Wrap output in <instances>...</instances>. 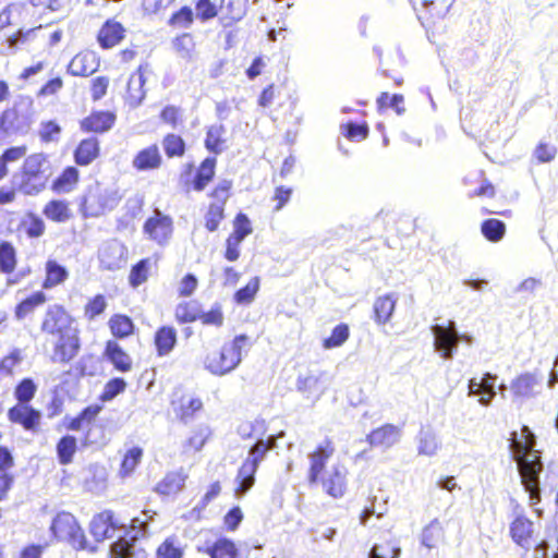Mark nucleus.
I'll return each mask as SVG.
<instances>
[{"mask_svg":"<svg viewBox=\"0 0 558 558\" xmlns=\"http://www.w3.org/2000/svg\"><path fill=\"white\" fill-rule=\"evenodd\" d=\"M534 445V435L527 426L521 427L520 436L514 432L511 434L510 448L518 462L521 482L529 493L531 507H535L541 501L538 476L542 471V462L538 452L533 450Z\"/></svg>","mask_w":558,"mask_h":558,"instance_id":"obj_1","label":"nucleus"},{"mask_svg":"<svg viewBox=\"0 0 558 558\" xmlns=\"http://www.w3.org/2000/svg\"><path fill=\"white\" fill-rule=\"evenodd\" d=\"M35 122L33 100L21 98L0 114V140L12 141L29 134Z\"/></svg>","mask_w":558,"mask_h":558,"instance_id":"obj_2","label":"nucleus"},{"mask_svg":"<svg viewBox=\"0 0 558 558\" xmlns=\"http://www.w3.org/2000/svg\"><path fill=\"white\" fill-rule=\"evenodd\" d=\"M50 175L51 167L47 156L38 153L24 159L21 171L13 175V180L23 194L37 195L46 189Z\"/></svg>","mask_w":558,"mask_h":558,"instance_id":"obj_3","label":"nucleus"},{"mask_svg":"<svg viewBox=\"0 0 558 558\" xmlns=\"http://www.w3.org/2000/svg\"><path fill=\"white\" fill-rule=\"evenodd\" d=\"M248 341L245 335H239L219 349L207 352L204 364L211 374L222 376L233 371L241 362V351Z\"/></svg>","mask_w":558,"mask_h":558,"instance_id":"obj_4","label":"nucleus"},{"mask_svg":"<svg viewBox=\"0 0 558 558\" xmlns=\"http://www.w3.org/2000/svg\"><path fill=\"white\" fill-rule=\"evenodd\" d=\"M122 195L117 189L106 187L96 182L89 185L81 198V211L85 217H99L113 210Z\"/></svg>","mask_w":558,"mask_h":558,"instance_id":"obj_5","label":"nucleus"},{"mask_svg":"<svg viewBox=\"0 0 558 558\" xmlns=\"http://www.w3.org/2000/svg\"><path fill=\"white\" fill-rule=\"evenodd\" d=\"M49 530L56 541L64 542L77 551L84 550L88 546L84 529L75 515L69 511L57 512Z\"/></svg>","mask_w":558,"mask_h":558,"instance_id":"obj_6","label":"nucleus"},{"mask_svg":"<svg viewBox=\"0 0 558 558\" xmlns=\"http://www.w3.org/2000/svg\"><path fill=\"white\" fill-rule=\"evenodd\" d=\"M536 534V523L527 517L520 504L513 502L509 523V536L512 542L520 547L529 548L535 542Z\"/></svg>","mask_w":558,"mask_h":558,"instance_id":"obj_7","label":"nucleus"},{"mask_svg":"<svg viewBox=\"0 0 558 558\" xmlns=\"http://www.w3.org/2000/svg\"><path fill=\"white\" fill-rule=\"evenodd\" d=\"M75 318L62 304H53L47 307L41 323L40 330L47 336H59L73 330Z\"/></svg>","mask_w":558,"mask_h":558,"instance_id":"obj_8","label":"nucleus"},{"mask_svg":"<svg viewBox=\"0 0 558 558\" xmlns=\"http://www.w3.org/2000/svg\"><path fill=\"white\" fill-rule=\"evenodd\" d=\"M124 527V524L110 509H105L94 514L88 525L89 533L97 543L111 538Z\"/></svg>","mask_w":558,"mask_h":558,"instance_id":"obj_9","label":"nucleus"},{"mask_svg":"<svg viewBox=\"0 0 558 558\" xmlns=\"http://www.w3.org/2000/svg\"><path fill=\"white\" fill-rule=\"evenodd\" d=\"M57 340L52 345L51 361L58 364H69L81 351L80 330L74 328L71 331L56 336Z\"/></svg>","mask_w":558,"mask_h":558,"instance_id":"obj_10","label":"nucleus"},{"mask_svg":"<svg viewBox=\"0 0 558 558\" xmlns=\"http://www.w3.org/2000/svg\"><path fill=\"white\" fill-rule=\"evenodd\" d=\"M336 452V446L331 438H325L317 444L308 453L310 465L307 470V480L310 484H317L320 476L326 472V465Z\"/></svg>","mask_w":558,"mask_h":558,"instance_id":"obj_11","label":"nucleus"},{"mask_svg":"<svg viewBox=\"0 0 558 558\" xmlns=\"http://www.w3.org/2000/svg\"><path fill=\"white\" fill-rule=\"evenodd\" d=\"M7 415L10 423L21 426L26 432L38 434L41 430V412L31 404L15 403L9 408Z\"/></svg>","mask_w":558,"mask_h":558,"instance_id":"obj_12","label":"nucleus"},{"mask_svg":"<svg viewBox=\"0 0 558 558\" xmlns=\"http://www.w3.org/2000/svg\"><path fill=\"white\" fill-rule=\"evenodd\" d=\"M318 483L326 495L333 499H340L348 492V470L341 464H335L330 471L320 476Z\"/></svg>","mask_w":558,"mask_h":558,"instance_id":"obj_13","label":"nucleus"},{"mask_svg":"<svg viewBox=\"0 0 558 558\" xmlns=\"http://www.w3.org/2000/svg\"><path fill=\"white\" fill-rule=\"evenodd\" d=\"M175 417L183 423H187L204 409V402L201 397L190 393H181L171 401Z\"/></svg>","mask_w":558,"mask_h":558,"instance_id":"obj_14","label":"nucleus"},{"mask_svg":"<svg viewBox=\"0 0 558 558\" xmlns=\"http://www.w3.org/2000/svg\"><path fill=\"white\" fill-rule=\"evenodd\" d=\"M144 231L158 244H162L169 240L173 231V222L171 217L161 213L148 218L144 223Z\"/></svg>","mask_w":558,"mask_h":558,"instance_id":"obj_15","label":"nucleus"},{"mask_svg":"<svg viewBox=\"0 0 558 558\" xmlns=\"http://www.w3.org/2000/svg\"><path fill=\"white\" fill-rule=\"evenodd\" d=\"M435 336V347L441 352L444 359L452 356L453 348L458 344L459 337L454 329L453 322H449L447 327L435 325L433 327Z\"/></svg>","mask_w":558,"mask_h":558,"instance_id":"obj_16","label":"nucleus"},{"mask_svg":"<svg viewBox=\"0 0 558 558\" xmlns=\"http://www.w3.org/2000/svg\"><path fill=\"white\" fill-rule=\"evenodd\" d=\"M496 376L486 373L481 378H471L469 380V396L478 397V402L488 405L496 396L495 390Z\"/></svg>","mask_w":558,"mask_h":558,"instance_id":"obj_17","label":"nucleus"},{"mask_svg":"<svg viewBox=\"0 0 558 558\" xmlns=\"http://www.w3.org/2000/svg\"><path fill=\"white\" fill-rule=\"evenodd\" d=\"M104 357L110 362L113 368L120 373H129L133 368L131 355L116 341L108 340L105 343Z\"/></svg>","mask_w":558,"mask_h":558,"instance_id":"obj_18","label":"nucleus"},{"mask_svg":"<svg viewBox=\"0 0 558 558\" xmlns=\"http://www.w3.org/2000/svg\"><path fill=\"white\" fill-rule=\"evenodd\" d=\"M153 343L157 356L169 355L178 344L177 329L171 325L159 326L154 333Z\"/></svg>","mask_w":558,"mask_h":558,"instance_id":"obj_19","label":"nucleus"},{"mask_svg":"<svg viewBox=\"0 0 558 558\" xmlns=\"http://www.w3.org/2000/svg\"><path fill=\"white\" fill-rule=\"evenodd\" d=\"M401 429L393 424H384L374 428L367 436L366 441L371 447L389 448L400 438Z\"/></svg>","mask_w":558,"mask_h":558,"instance_id":"obj_20","label":"nucleus"},{"mask_svg":"<svg viewBox=\"0 0 558 558\" xmlns=\"http://www.w3.org/2000/svg\"><path fill=\"white\" fill-rule=\"evenodd\" d=\"M116 122V114L111 111H94L81 121V130L89 133L108 132Z\"/></svg>","mask_w":558,"mask_h":558,"instance_id":"obj_21","label":"nucleus"},{"mask_svg":"<svg viewBox=\"0 0 558 558\" xmlns=\"http://www.w3.org/2000/svg\"><path fill=\"white\" fill-rule=\"evenodd\" d=\"M248 0H221L220 22L223 27H230L246 15Z\"/></svg>","mask_w":558,"mask_h":558,"instance_id":"obj_22","label":"nucleus"},{"mask_svg":"<svg viewBox=\"0 0 558 558\" xmlns=\"http://www.w3.org/2000/svg\"><path fill=\"white\" fill-rule=\"evenodd\" d=\"M125 37L124 26L114 20H107L99 29L97 40L101 48L110 49Z\"/></svg>","mask_w":558,"mask_h":558,"instance_id":"obj_23","label":"nucleus"},{"mask_svg":"<svg viewBox=\"0 0 558 558\" xmlns=\"http://www.w3.org/2000/svg\"><path fill=\"white\" fill-rule=\"evenodd\" d=\"M187 474L182 470L170 471L155 485V493L160 496L175 495L183 489Z\"/></svg>","mask_w":558,"mask_h":558,"instance_id":"obj_24","label":"nucleus"},{"mask_svg":"<svg viewBox=\"0 0 558 558\" xmlns=\"http://www.w3.org/2000/svg\"><path fill=\"white\" fill-rule=\"evenodd\" d=\"M162 157L156 144L141 149L134 157L132 165L138 171L158 169L161 166Z\"/></svg>","mask_w":558,"mask_h":558,"instance_id":"obj_25","label":"nucleus"},{"mask_svg":"<svg viewBox=\"0 0 558 558\" xmlns=\"http://www.w3.org/2000/svg\"><path fill=\"white\" fill-rule=\"evenodd\" d=\"M213 437V429L208 425H198L193 428L190 435L183 441L185 453H195L203 450L209 439Z\"/></svg>","mask_w":558,"mask_h":558,"instance_id":"obj_26","label":"nucleus"},{"mask_svg":"<svg viewBox=\"0 0 558 558\" xmlns=\"http://www.w3.org/2000/svg\"><path fill=\"white\" fill-rule=\"evenodd\" d=\"M147 64H141L136 72H134L129 78L128 93L132 106H140L146 96L144 85L146 83L145 72L147 71Z\"/></svg>","mask_w":558,"mask_h":558,"instance_id":"obj_27","label":"nucleus"},{"mask_svg":"<svg viewBox=\"0 0 558 558\" xmlns=\"http://www.w3.org/2000/svg\"><path fill=\"white\" fill-rule=\"evenodd\" d=\"M98 63L93 52L77 53L69 63L68 72L73 76H88L97 71Z\"/></svg>","mask_w":558,"mask_h":558,"instance_id":"obj_28","label":"nucleus"},{"mask_svg":"<svg viewBox=\"0 0 558 558\" xmlns=\"http://www.w3.org/2000/svg\"><path fill=\"white\" fill-rule=\"evenodd\" d=\"M99 141L96 137L84 138L74 150V161L84 167L90 165L99 155Z\"/></svg>","mask_w":558,"mask_h":558,"instance_id":"obj_29","label":"nucleus"},{"mask_svg":"<svg viewBox=\"0 0 558 558\" xmlns=\"http://www.w3.org/2000/svg\"><path fill=\"white\" fill-rule=\"evenodd\" d=\"M217 158L208 156L206 157L198 168L192 181L193 190L202 192L213 181L216 173Z\"/></svg>","mask_w":558,"mask_h":558,"instance_id":"obj_30","label":"nucleus"},{"mask_svg":"<svg viewBox=\"0 0 558 558\" xmlns=\"http://www.w3.org/2000/svg\"><path fill=\"white\" fill-rule=\"evenodd\" d=\"M47 302V296L43 291H35L21 300L14 306V317L17 320H23L32 315L38 307Z\"/></svg>","mask_w":558,"mask_h":558,"instance_id":"obj_31","label":"nucleus"},{"mask_svg":"<svg viewBox=\"0 0 558 558\" xmlns=\"http://www.w3.org/2000/svg\"><path fill=\"white\" fill-rule=\"evenodd\" d=\"M199 551L208 555L210 558H238L239 550L235 543L227 537H219L213 544L206 546Z\"/></svg>","mask_w":558,"mask_h":558,"instance_id":"obj_32","label":"nucleus"},{"mask_svg":"<svg viewBox=\"0 0 558 558\" xmlns=\"http://www.w3.org/2000/svg\"><path fill=\"white\" fill-rule=\"evenodd\" d=\"M397 300L391 294L378 296L374 301L373 317L378 325L388 323L395 312Z\"/></svg>","mask_w":558,"mask_h":558,"instance_id":"obj_33","label":"nucleus"},{"mask_svg":"<svg viewBox=\"0 0 558 558\" xmlns=\"http://www.w3.org/2000/svg\"><path fill=\"white\" fill-rule=\"evenodd\" d=\"M108 327L116 339H125L135 331V325L125 314H113L108 320Z\"/></svg>","mask_w":558,"mask_h":558,"instance_id":"obj_34","label":"nucleus"},{"mask_svg":"<svg viewBox=\"0 0 558 558\" xmlns=\"http://www.w3.org/2000/svg\"><path fill=\"white\" fill-rule=\"evenodd\" d=\"M153 267H156V259L153 257L143 258L134 264L129 274L130 286L132 288H137L145 283L149 278Z\"/></svg>","mask_w":558,"mask_h":558,"instance_id":"obj_35","label":"nucleus"},{"mask_svg":"<svg viewBox=\"0 0 558 558\" xmlns=\"http://www.w3.org/2000/svg\"><path fill=\"white\" fill-rule=\"evenodd\" d=\"M258 466L248 462L247 460H243L240 468L238 469L235 482L236 487L235 492L239 494H244L248 492L255 484V474L257 472Z\"/></svg>","mask_w":558,"mask_h":558,"instance_id":"obj_36","label":"nucleus"},{"mask_svg":"<svg viewBox=\"0 0 558 558\" xmlns=\"http://www.w3.org/2000/svg\"><path fill=\"white\" fill-rule=\"evenodd\" d=\"M77 451V439L72 435H64L56 444L58 461L61 465H69L73 462Z\"/></svg>","mask_w":558,"mask_h":558,"instance_id":"obj_37","label":"nucleus"},{"mask_svg":"<svg viewBox=\"0 0 558 558\" xmlns=\"http://www.w3.org/2000/svg\"><path fill=\"white\" fill-rule=\"evenodd\" d=\"M46 276L41 283L43 289H52L63 283L68 277V270L54 259H48L45 265Z\"/></svg>","mask_w":558,"mask_h":558,"instance_id":"obj_38","label":"nucleus"},{"mask_svg":"<svg viewBox=\"0 0 558 558\" xmlns=\"http://www.w3.org/2000/svg\"><path fill=\"white\" fill-rule=\"evenodd\" d=\"M43 214L47 219L58 223L66 222L72 216L69 203L63 199L48 202L43 209Z\"/></svg>","mask_w":558,"mask_h":558,"instance_id":"obj_39","label":"nucleus"},{"mask_svg":"<svg viewBox=\"0 0 558 558\" xmlns=\"http://www.w3.org/2000/svg\"><path fill=\"white\" fill-rule=\"evenodd\" d=\"M23 360L20 349L11 350L7 355L0 359V384L12 379L15 371Z\"/></svg>","mask_w":558,"mask_h":558,"instance_id":"obj_40","label":"nucleus"},{"mask_svg":"<svg viewBox=\"0 0 558 558\" xmlns=\"http://www.w3.org/2000/svg\"><path fill=\"white\" fill-rule=\"evenodd\" d=\"M225 133L226 128L223 124H215L207 129L204 145L210 154L220 155L223 151V144L226 143L223 138Z\"/></svg>","mask_w":558,"mask_h":558,"instance_id":"obj_41","label":"nucleus"},{"mask_svg":"<svg viewBox=\"0 0 558 558\" xmlns=\"http://www.w3.org/2000/svg\"><path fill=\"white\" fill-rule=\"evenodd\" d=\"M445 539V526L438 520H433L422 533V544L427 548H434Z\"/></svg>","mask_w":558,"mask_h":558,"instance_id":"obj_42","label":"nucleus"},{"mask_svg":"<svg viewBox=\"0 0 558 558\" xmlns=\"http://www.w3.org/2000/svg\"><path fill=\"white\" fill-rule=\"evenodd\" d=\"M537 380L532 374H522L511 384V390L515 397L526 398L535 393Z\"/></svg>","mask_w":558,"mask_h":558,"instance_id":"obj_43","label":"nucleus"},{"mask_svg":"<svg viewBox=\"0 0 558 558\" xmlns=\"http://www.w3.org/2000/svg\"><path fill=\"white\" fill-rule=\"evenodd\" d=\"M199 305L196 301H184L175 306L174 318L179 324L194 323L199 318Z\"/></svg>","mask_w":558,"mask_h":558,"instance_id":"obj_44","label":"nucleus"},{"mask_svg":"<svg viewBox=\"0 0 558 558\" xmlns=\"http://www.w3.org/2000/svg\"><path fill=\"white\" fill-rule=\"evenodd\" d=\"M156 558H183L184 548L175 536L166 537L156 549Z\"/></svg>","mask_w":558,"mask_h":558,"instance_id":"obj_45","label":"nucleus"},{"mask_svg":"<svg viewBox=\"0 0 558 558\" xmlns=\"http://www.w3.org/2000/svg\"><path fill=\"white\" fill-rule=\"evenodd\" d=\"M276 447L275 437L270 436L266 440H257L248 450V457L245 459L256 466L264 460L267 452Z\"/></svg>","mask_w":558,"mask_h":558,"instance_id":"obj_46","label":"nucleus"},{"mask_svg":"<svg viewBox=\"0 0 558 558\" xmlns=\"http://www.w3.org/2000/svg\"><path fill=\"white\" fill-rule=\"evenodd\" d=\"M252 232L251 221L248 217L243 214L239 213L233 221V232L232 234L227 239L226 244H232L231 241H234V244L241 243L245 236H247Z\"/></svg>","mask_w":558,"mask_h":558,"instance_id":"obj_47","label":"nucleus"},{"mask_svg":"<svg viewBox=\"0 0 558 558\" xmlns=\"http://www.w3.org/2000/svg\"><path fill=\"white\" fill-rule=\"evenodd\" d=\"M161 144L168 158L182 157L185 154L186 144L181 135L169 133L163 137Z\"/></svg>","mask_w":558,"mask_h":558,"instance_id":"obj_48","label":"nucleus"},{"mask_svg":"<svg viewBox=\"0 0 558 558\" xmlns=\"http://www.w3.org/2000/svg\"><path fill=\"white\" fill-rule=\"evenodd\" d=\"M128 383L122 377H112L104 386L98 399L109 402L126 390Z\"/></svg>","mask_w":558,"mask_h":558,"instance_id":"obj_49","label":"nucleus"},{"mask_svg":"<svg viewBox=\"0 0 558 558\" xmlns=\"http://www.w3.org/2000/svg\"><path fill=\"white\" fill-rule=\"evenodd\" d=\"M143 458V449L140 447H132L129 449L121 461L120 464V474L121 476L125 477L131 475L137 465L140 464L141 460Z\"/></svg>","mask_w":558,"mask_h":558,"instance_id":"obj_50","label":"nucleus"},{"mask_svg":"<svg viewBox=\"0 0 558 558\" xmlns=\"http://www.w3.org/2000/svg\"><path fill=\"white\" fill-rule=\"evenodd\" d=\"M481 230L489 242H498L505 235L506 225L499 219L489 218L482 222Z\"/></svg>","mask_w":558,"mask_h":558,"instance_id":"obj_51","label":"nucleus"},{"mask_svg":"<svg viewBox=\"0 0 558 558\" xmlns=\"http://www.w3.org/2000/svg\"><path fill=\"white\" fill-rule=\"evenodd\" d=\"M78 181V170L73 167H66L61 174L52 182V189L57 192H69Z\"/></svg>","mask_w":558,"mask_h":558,"instance_id":"obj_52","label":"nucleus"},{"mask_svg":"<svg viewBox=\"0 0 558 558\" xmlns=\"http://www.w3.org/2000/svg\"><path fill=\"white\" fill-rule=\"evenodd\" d=\"M37 386L32 378H23L14 388V398L16 403H26L34 399Z\"/></svg>","mask_w":558,"mask_h":558,"instance_id":"obj_53","label":"nucleus"},{"mask_svg":"<svg viewBox=\"0 0 558 558\" xmlns=\"http://www.w3.org/2000/svg\"><path fill=\"white\" fill-rule=\"evenodd\" d=\"M20 226L23 228L25 233L29 238H37L41 235L45 231V222L36 214L28 213L22 220Z\"/></svg>","mask_w":558,"mask_h":558,"instance_id":"obj_54","label":"nucleus"},{"mask_svg":"<svg viewBox=\"0 0 558 558\" xmlns=\"http://www.w3.org/2000/svg\"><path fill=\"white\" fill-rule=\"evenodd\" d=\"M298 389L308 396L319 397L324 393L326 386L317 376L308 375L298 380Z\"/></svg>","mask_w":558,"mask_h":558,"instance_id":"obj_55","label":"nucleus"},{"mask_svg":"<svg viewBox=\"0 0 558 558\" xmlns=\"http://www.w3.org/2000/svg\"><path fill=\"white\" fill-rule=\"evenodd\" d=\"M350 336L349 326L344 323L337 325L330 332V336L325 338L323 347L325 349H332L342 345Z\"/></svg>","mask_w":558,"mask_h":558,"instance_id":"obj_56","label":"nucleus"},{"mask_svg":"<svg viewBox=\"0 0 558 558\" xmlns=\"http://www.w3.org/2000/svg\"><path fill=\"white\" fill-rule=\"evenodd\" d=\"M259 290V278H252L244 287L235 291L233 299L239 304L251 303Z\"/></svg>","mask_w":558,"mask_h":558,"instance_id":"obj_57","label":"nucleus"},{"mask_svg":"<svg viewBox=\"0 0 558 558\" xmlns=\"http://www.w3.org/2000/svg\"><path fill=\"white\" fill-rule=\"evenodd\" d=\"M194 22V12L191 7L183 5L170 16L168 24L173 27L189 28Z\"/></svg>","mask_w":558,"mask_h":558,"instance_id":"obj_58","label":"nucleus"},{"mask_svg":"<svg viewBox=\"0 0 558 558\" xmlns=\"http://www.w3.org/2000/svg\"><path fill=\"white\" fill-rule=\"evenodd\" d=\"M17 265L14 246H0V272L10 275Z\"/></svg>","mask_w":558,"mask_h":558,"instance_id":"obj_59","label":"nucleus"},{"mask_svg":"<svg viewBox=\"0 0 558 558\" xmlns=\"http://www.w3.org/2000/svg\"><path fill=\"white\" fill-rule=\"evenodd\" d=\"M107 308V301L102 294H96L89 299L84 305V316L88 320L95 319L101 315Z\"/></svg>","mask_w":558,"mask_h":558,"instance_id":"obj_60","label":"nucleus"},{"mask_svg":"<svg viewBox=\"0 0 558 558\" xmlns=\"http://www.w3.org/2000/svg\"><path fill=\"white\" fill-rule=\"evenodd\" d=\"M111 558H133L134 541L125 537L118 538L110 548Z\"/></svg>","mask_w":558,"mask_h":558,"instance_id":"obj_61","label":"nucleus"},{"mask_svg":"<svg viewBox=\"0 0 558 558\" xmlns=\"http://www.w3.org/2000/svg\"><path fill=\"white\" fill-rule=\"evenodd\" d=\"M368 125L350 121L342 125V134L350 141H362L368 135Z\"/></svg>","mask_w":558,"mask_h":558,"instance_id":"obj_62","label":"nucleus"},{"mask_svg":"<svg viewBox=\"0 0 558 558\" xmlns=\"http://www.w3.org/2000/svg\"><path fill=\"white\" fill-rule=\"evenodd\" d=\"M399 548L391 541L375 544L369 553V558H398Z\"/></svg>","mask_w":558,"mask_h":558,"instance_id":"obj_63","label":"nucleus"},{"mask_svg":"<svg viewBox=\"0 0 558 558\" xmlns=\"http://www.w3.org/2000/svg\"><path fill=\"white\" fill-rule=\"evenodd\" d=\"M198 320L203 325L221 327L223 325L225 316L219 304L214 305L208 312L203 313L199 310Z\"/></svg>","mask_w":558,"mask_h":558,"instance_id":"obj_64","label":"nucleus"}]
</instances>
